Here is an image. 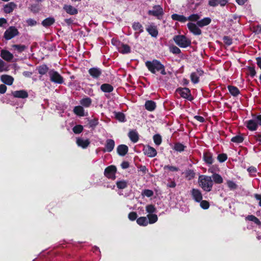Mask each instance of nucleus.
<instances>
[{"mask_svg": "<svg viewBox=\"0 0 261 261\" xmlns=\"http://www.w3.org/2000/svg\"><path fill=\"white\" fill-rule=\"evenodd\" d=\"M92 101V99L90 97H86L81 99L80 103L83 107L89 108L91 105Z\"/></svg>", "mask_w": 261, "mask_h": 261, "instance_id": "obj_31", "label": "nucleus"}, {"mask_svg": "<svg viewBox=\"0 0 261 261\" xmlns=\"http://www.w3.org/2000/svg\"><path fill=\"white\" fill-rule=\"evenodd\" d=\"M144 106L145 109L150 112L154 111L156 107V103L151 100L146 101Z\"/></svg>", "mask_w": 261, "mask_h": 261, "instance_id": "obj_24", "label": "nucleus"}, {"mask_svg": "<svg viewBox=\"0 0 261 261\" xmlns=\"http://www.w3.org/2000/svg\"><path fill=\"white\" fill-rule=\"evenodd\" d=\"M137 214L135 212H130L128 215V218L129 220L133 221L137 219Z\"/></svg>", "mask_w": 261, "mask_h": 261, "instance_id": "obj_60", "label": "nucleus"}, {"mask_svg": "<svg viewBox=\"0 0 261 261\" xmlns=\"http://www.w3.org/2000/svg\"><path fill=\"white\" fill-rule=\"evenodd\" d=\"M73 112L75 114L80 117L85 116L84 109L81 106H75L73 109Z\"/></svg>", "mask_w": 261, "mask_h": 261, "instance_id": "obj_35", "label": "nucleus"}, {"mask_svg": "<svg viewBox=\"0 0 261 261\" xmlns=\"http://www.w3.org/2000/svg\"><path fill=\"white\" fill-rule=\"evenodd\" d=\"M223 41L224 43L228 46L230 45L232 43V39L227 36H225L223 37Z\"/></svg>", "mask_w": 261, "mask_h": 261, "instance_id": "obj_59", "label": "nucleus"}, {"mask_svg": "<svg viewBox=\"0 0 261 261\" xmlns=\"http://www.w3.org/2000/svg\"><path fill=\"white\" fill-rule=\"evenodd\" d=\"M244 141V138L241 135H237L231 139V141L236 143H240Z\"/></svg>", "mask_w": 261, "mask_h": 261, "instance_id": "obj_49", "label": "nucleus"}, {"mask_svg": "<svg viewBox=\"0 0 261 261\" xmlns=\"http://www.w3.org/2000/svg\"><path fill=\"white\" fill-rule=\"evenodd\" d=\"M26 22L29 26H34L37 24L36 21L31 18L27 19Z\"/></svg>", "mask_w": 261, "mask_h": 261, "instance_id": "obj_63", "label": "nucleus"}, {"mask_svg": "<svg viewBox=\"0 0 261 261\" xmlns=\"http://www.w3.org/2000/svg\"><path fill=\"white\" fill-rule=\"evenodd\" d=\"M48 74L51 82L58 84L64 83L63 77L57 71L51 69L48 71Z\"/></svg>", "mask_w": 261, "mask_h": 261, "instance_id": "obj_5", "label": "nucleus"}, {"mask_svg": "<svg viewBox=\"0 0 261 261\" xmlns=\"http://www.w3.org/2000/svg\"><path fill=\"white\" fill-rule=\"evenodd\" d=\"M89 126L90 128L92 129H94L96 126L98 124V119L97 118H94L93 119L89 120Z\"/></svg>", "mask_w": 261, "mask_h": 261, "instance_id": "obj_44", "label": "nucleus"}, {"mask_svg": "<svg viewBox=\"0 0 261 261\" xmlns=\"http://www.w3.org/2000/svg\"><path fill=\"white\" fill-rule=\"evenodd\" d=\"M143 151L144 153L149 158L154 157L157 154V151L156 149L149 145L145 146L143 149Z\"/></svg>", "mask_w": 261, "mask_h": 261, "instance_id": "obj_12", "label": "nucleus"}, {"mask_svg": "<svg viewBox=\"0 0 261 261\" xmlns=\"http://www.w3.org/2000/svg\"><path fill=\"white\" fill-rule=\"evenodd\" d=\"M203 160L208 165H212L214 163L213 154L209 151H205L203 152Z\"/></svg>", "mask_w": 261, "mask_h": 261, "instance_id": "obj_16", "label": "nucleus"}, {"mask_svg": "<svg viewBox=\"0 0 261 261\" xmlns=\"http://www.w3.org/2000/svg\"><path fill=\"white\" fill-rule=\"evenodd\" d=\"M246 219L248 221L253 222L254 223H255L257 225H261L260 221L254 215H248L246 217Z\"/></svg>", "mask_w": 261, "mask_h": 261, "instance_id": "obj_41", "label": "nucleus"}, {"mask_svg": "<svg viewBox=\"0 0 261 261\" xmlns=\"http://www.w3.org/2000/svg\"><path fill=\"white\" fill-rule=\"evenodd\" d=\"M228 3V0H210L208 5L212 7H216L218 5L224 6Z\"/></svg>", "mask_w": 261, "mask_h": 261, "instance_id": "obj_21", "label": "nucleus"}, {"mask_svg": "<svg viewBox=\"0 0 261 261\" xmlns=\"http://www.w3.org/2000/svg\"><path fill=\"white\" fill-rule=\"evenodd\" d=\"M115 118L121 122H124L126 121L125 115L122 112L115 113Z\"/></svg>", "mask_w": 261, "mask_h": 261, "instance_id": "obj_46", "label": "nucleus"}, {"mask_svg": "<svg viewBox=\"0 0 261 261\" xmlns=\"http://www.w3.org/2000/svg\"><path fill=\"white\" fill-rule=\"evenodd\" d=\"M170 51L173 54L178 55L181 53L180 49L175 45H172L170 47Z\"/></svg>", "mask_w": 261, "mask_h": 261, "instance_id": "obj_55", "label": "nucleus"}, {"mask_svg": "<svg viewBox=\"0 0 261 261\" xmlns=\"http://www.w3.org/2000/svg\"><path fill=\"white\" fill-rule=\"evenodd\" d=\"M187 18L190 21L197 22V21H199L200 16L198 14H192Z\"/></svg>", "mask_w": 261, "mask_h": 261, "instance_id": "obj_45", "label": "nucleus"}, {"mask_svg": "<svg viewBox=\"0 0 261 261\" xmlns=\"http://www.w3.org/2000/svg\"><path fill=\"white\" fill-rule=\"evenodd\" d=\"M142 195L144 196L150 197L153 196V192L151 190L145 189L142 191Z\"/></svg>", "mask_w": 261, "mask_h": 261, "instance_id": "obj_57", "label": "nucleus"}, {"mask_svg": "<svg viewBox=\"0 0 261 261\" xmlns=\"http://www.w3.org/2000/svg\"><path fill=\"white\" fill-rule=\"evenodd\" d=\"M227 159V155L226 153H220L218 155L217 160L220 163L224 162Z\"/></svg>", "mask_w": 261, "mask_h": 261, "instance_id": "obj_56", "label": "nucleus"}, {"mask_svg": "<svg viewBox=\"0 0 261 261\" xmlns=\"http://www.w3.org/2000/svg\"><path fill=\"white\" fill-rule=\"evenodd\" d=\"M187 27L191 33L193 34L194 35H200L202 34L201 30L199 28L197 25L193 22H189L187 24Z\"/></svg>", "mask_w": 261, "mask_h": 261, "instance_id": "obj_10", "label": "nucleus"}, {"mask_svg": "<svg viewBox=\"0 0 261 261\" xmlns=\"http://www.w3.org/2000/svg\"><path fill=\"white\" fill-rule=\"evenodd\" d=\"M147 217L148 219V223L149 224H153L158 220V217L156 214H148Z\"/></svg>", "mask_w": 261, "mask_h": 261, "instance_id": "obj_43", "label": "nucleus"}, {"mask_svg": "<svg viewBox=\"0 0 261 261\" xmlns=\"http://www.w3.org/2000/svg\"><path fill=\"white\" fill-rule=\"evenodd\" d=\"M186 146L180 142H176L174 144L173 149L177 152H182L185 150Z\"/></svg>", "mask_w": 261, "mask_h": 261, "instance_id": "obj_37", "label": "nucleus"}, {"mask_svg": "<svg viewBox=\"0 0 261 261\" xmlns=\"http://www.w3.org/2000/svg\"><path fill=\"white\" fill-rule=\"evenodd\" d=\"M173 39L176 44L181 48H186L191 45V40L183 35H175Z\"/></svg>", "mask_w": 261, "mask_h": 261, "instance_id": "obj_3", "label": "nucleus"}, {"mask_svg": "<svg viewBox=\"0 0 261 261\" xmlns=\"http://www.w3.org/2000/svg\"><path fill=\"white\" fill-rule=\"evenodd\" d=\"M16 7V5L13 2H10L4 7V11L5 13H10Z\"/></svg>", "mask_w": 261, "mask_h": 261, "instance_id": "obj_26", "label": "nucleus"}, {"mask_svg": "<svg viewBox=\"0 0 261 261\" xmlns=\"http://www.w3.org/2000/svg\"><path fill=\"white\" fill-rule=\"evenodd\" d=\"M227 88L229 93L233 96H237L240 93L239 89L236 86L229 85Z\"/></svg>", "mask_w": 261, "mask_h": 261, "instance_id": "obj_34", "label": "nucleus"}, {"mask_svg": "<svg viewBox=\"0 0 261 261\" xmlns=\"http://www.w3.org/2000/svg\"><path fill=\"white\" fill-rule=\"evenodd\" d=\"M247 69L248 71V74L251 77H253L255 76L256 72L254 66H247Z\"/></svg>", "mask_w": 261, "mask_h": 261, "instance_id": "obj_53", "label": "nucleus"}, {"mask_svg": "<svg viewBox=\"0 0 261 261\" xmlns=\"http://www.w3.org/2000/svg\"><path fill=\"white\" fill-rule=\"evenodd\" d=\"M254 197L256 200L258 201V205L261 207V194H254Z\"/></svg>", "mask_w": 261, "mask_h": 261, "instance_id": "obj_64", "label": "nucleus"}, {"mask_svg": "<svg viewBox=\"0 0 261 261\" xmlns=\"http://www.w3.org/2000/svg\"><path fill=\"white\" fill-rule=\"evenodd\" d=\"M200 202V205L201 207L204 210H207L210 207V203L209 202L206 200H201Z\"/></svg>", "mask_w": 261, "mask_h": 261, "instance_id": "obj_61", "label": "nucleus"}, {"mask_svg": "<svg viewBox=\"0 0 261 261\" xmlns=\"http://www.w3.org/2000/svg\"><path fill=\"white\" fill-rule=\"evenodd\" d=\"M147 32L152 37L156 38L159 34L157 28L155 25H150L146 28Z\"/></svg>", "mask_w": 261, "mask_h": 261, "instance_id": "obj_22", "label": "nucleus"}, {"mask_svg": "<svg viewBox=\"0 0 261 261\" xmlns=\"http://www.w3.org/2000/svg\"><path fill=\"white\" fill-rule=\"evenodd\" d=\"M190 79L192 82L194 84H197L199 82V77L198 76L197 73L195 72L191 73Z\"/></svg>", "mask_w": 261, "mask_h": 261, "instance_id": "obj_47", "label": "nucleus"}, {"mask_svg": "<svg viewBox=\"0 0 261 261\" xmlns=\"http://www.w3.org/2000/svg\"><path fill=\"white\" fill-rule=\"evenodd\" d=\"M164 169H168L170 171L172 172H177L179 171V168L177 167L173 166H170V165H166L164 167Z\"/></svg>", "mask_w": 261, "mask_h": 261, "instance_id": "obj_58", "label": "nucleus"}, {"mask_svg": "<svg viewBox=\"0 0 261 261\" xmlns=\"http://www.w3.org/2000/svg\"><path fill=\"white\" fill-rule=\"evenodd\" d=\"M186 177L188 178L189 180L195 177V173L193 170L188 169L185 172Z\"/></svg>", "mask_w": 261, "mask_h": 261, "instance_id": "obj_52", "label": "nucleus"}, {"mask_svg": "<svg viewBox=\"0 0 261 261\" xmlns=\"http://www.w3.org/2000/svg\"><path fill=\"white\" fill-rule=\"evenodd\" d=\"M117 168L114 165H111L107 167L104 171V175L106 177L109 179L114 180L116 178V173Z\"/></svg>", "mask_w": 261, "mask_h": 261, "instance_id": "obj_9", "label": "nucleus"}, {"mask_svg": "<svg viewBox=\"0 0 261 261\" xmlns=\"http://www.w3.org/2000/svg\"><path fill=\"white\" fill-rule=\"evenodd\" d=\"M252 119L248 120L245 122L246 127L250 131L256 130L259 125V122L257 120V116L256 114H252Z\"/></svg>", "mask_w": 261, "mask_h": 261, "instance_id": "obj_4", "label": "nucleus"}, {"mask_svg": "<svg viewBox=\"0 0 261 261\" xmlns=\"http://www.w3.org/2000/svg\"><path fill=\"white\" fill-rule=\"evenodd\" d=\"M137 223L140 226H145L148 224V220L145 217H140L137 219Z\"/></svg>", "mask_w": 261, "mask_h": 261, "instance_id": "obj_40", "label": "nucleus"}, {"mask_svg": "<svg viewBox=\"0 0 261 261\" xmlns=\"http://www.w3.org/2000/svg\"><path fill=\"white\" fill-rule=\"evenodd\" d=\"M149 15L156 17L158 19H161L164 15V11L160 5H154L153 10H149L147 12Z\"/></svg>", "mask_w": 261, "mask_h": 261, "instance_id": "obj_7", "label": "nucleus"}, {"mask_svg": "<svg viewBox=\"0 0 261 261\" xmlns=\"http://www.w3.org/2000/svg\"><path fill=\"white\" fill-rule=\"evenodd\" d=\"M154 143L156 145H160L162 141L161 136L160 134H155L153 137Z\"/></svg>", "mask_w": 261, "mask_h": 261, "instance_id": "obj_51", "label": "nucleus"}, {"mask_svg": "<svg viewBox=\"0 0 261 261\" xmlns=\"http://www.w3.org/2000/svg\"><path fill=\"white\" fill-rule=\"evenodd\" d=\"M100 90L105 93H110L114 90V87L109 84H103L100 86Z\"/></svg>", "mask_w": 261, "mask_h": 261, "instance_id": "obj_32", "label": "nucleus"}, {"mask_svg": "<svg viewBox=\"0 0 261 261\" xmlns=\"http://www.w3.org/2000/svg\"><path fill=\"white\" fill-rule=\"evenodd\" d=\"M191 195L193 198V199L197 202H200L202 199V195L201 191L197 189H192L191 191Z\"/></svg>", "mask_w": 261, "mask_h": 261, "instance_id": "obj_14", "label": "nucleus"}, {"mask_svg": "<svg viewBox=\"0 0 261 261\" xmlns=\"http://www.w3.org/2000/svg\"><path fill=\"white\" fill-rule=\"evenodd\" d=\"M227 185L231 190H236L238 188V185L234 181L230 180L227 181Z\"/></svg>", "mask_w": 261, "mask_h": 261, "instance_id": "obj_54", "label": "nucleus"}, {"mask_svg": "<svg viewBox=\"0 0 261 261\" xmlns=\"http://www.w3.org/2000/svg\"><path fill=\"white\" fill-rule=\"evenodd\" d=\"M37 69L39 74L41 75H44L46 74L49 70L48 67L45 64L40 65L38 67Z\"/></svg>", "mask_w": 261, "mask_h": 261, "instance_id": "obj_39", "label": "nucleus"}, {"mask_svg": "<svg viewBox=\"0 0 261 261\" xmlns=\"http://www.w3.org/2000/svg\"><path fill=\"white\" fill-rule=\"evenodd\" d=\"M12 94L14 97L20 98H26L29 96L28 92L24 90L13 91Z\"/></svg>", "mask_w": 261, "mask_h": 261, "instance_id": "obj_17", "label": "nucleus"}, {"mask_svg": "<svg viewBox=\"0 0 261 261\" xmlns=\"http://www.w3.org/2000/svg\"><path fill=\"white\" fill-rule=\"evenodd\" d=\"M145 65L151 73L155 74L157 72H159L162 75H165L167 74L165 66L158 60L147 61L145 62Z\"/></svg>", "mask_w": 261, "mask_h": 261, "instance_id": "obj_1", "label": "nucleus"}, {"mask_svg": "<svg viewBox=\"0 0 261 261\" xmlns=\"http://www.w3.org/2000/svg\"><path fill=\"white\" fill-rule=\"evenodd\" d=\"M76 143L79 147L83 149L87 148L90 144V141L88 139H84L82 138H76Z\"/></svg>", "mask_w": 261, "mask_h": 261, "instance_id": "obj_13", "label": "nucleus"}, {"mask_svg": "<svg viewBox=\"0 0 261 261\" xmlns=\"http://www.w3.org/2000/svg\"><path fill=\"white\" fill-rule=\"evenodd\" d=\"M128 151V147L124 144H121L117 146V152L120 156L125 155Z\"/></svg>", "mask_w": 261, "mask_h": 261, "instance_id": "obj_19", "label": "nucleus"}, {"mask_svg": "<svg viewBox=\"0 0 261 261\" xmlns=\"http://www.w3.org/2000/svg\"><path fill=\"white\" fill-rule=\"evenodd\" d=\"M115 147V141L114 140L111 139H108L106 140L105 148L103 149V151L105 152H111Z\"/></svg>", "mask_w": 261, "mask_h": 261, "instance_id": "obj_15", "label": "nucleus"}, {"mask_svg": "<svg viewBox=\"0 0 261 261\" xmlns=\"http://www.w3.org/2000/svg\"><path fill=\"white\" fill-rule=\"evenodd\" d=\"M213 179L215 183L220 184L223 182V178L222 176L217 173H214L212 175Z\"/></svg>", "mask_w": 261, "mask_h": 261, "instance_id": "obj_42", "label": "nucleus"}, {"mask_svg": "<svg viewBox=\"0 0 261 261\" xmlns=\"http://www.w3.org/2000/svg\"><path fill=\"white\" fill-rule=\"evenodd\" d=\"M176 92L178 93L181 97L189 101H192L194 99L191 95V91L188 88L179 87L176 89Z\"/></svg>", "mask_w": 261, "mask_h": 261, "instance_id": "obj_6", "label": "nucleus"}, {"mask_svg": "<svg viewBox=\"0 0 261 261\" xmlns=\"http://www.w3.org/2000/svg\"><path fill=\"white\" fill-rule=\"evenodd\" d=\"M132 28L135 31H138V33H143L144 31L142 25L139 22H135L133 23Z\"/></svg>", "mask_w": 261, "mask_h": 261, "instance_id": "obj_38", "label": "nucleus"}, {"mask_svg": "<svg viewBox=\"0 0 261 261\" xmlns=\"http://www.w3.org/2000/svg\"><path fill=\"white\" fill-rule=\"evenodd\" d=\"M146 211L149 214H153V213L156 212V209L154 205L148 204L146 206Z\"/></svg>", "mask_w": 261, "mask_h": 261, "instance_id": "obj_50", "label": "nucleus"}, {"mask_svg": "<svg viewBox=\"0 0 261 261\" xmlns=\"http://www.w3.org/2000/svg\"><path fill=\"white\" fill-rule=\"evenodd\" d=\"M1 81L9 86H11L13 84L14 82V78L9 75L4 74L1 75Z\"/></svg>", "mask_w": 261, "mask_h": 261, "instance_id": "obj_18", "label": "nucleus"}, {"mask_svg": "<svg viewBox=\"0 0 261 261\" xmlns=\"http://www.w3.org/2000/svg\"><path fill=\"white\" fill-rule=\"evenodd\" d=\"M90 75L94 79H98L102 74V70L98 67H92L88 70Z\"/></svg>", "mask_w": 261, "mask_h": 261, "instance_id": "obj_11", "label": "nucleus"}, {"mask_svg": "<svg viewBox=\"0 0 261 261\" xmlns=\"http://www.w3.org/2000/svg\"><path fill=\"white\" fill-rule=\"evenodd\" d=\"M1 57L6 61H10L13 58V55L9 51L3 49L1 53Z\"/></svg>", "mask_w": 261, "mask_h": 261, "instance_id": "obj_20", "label": "nucleus"}, {"mask_svg": "<svg viewBox=\"0 0 261 261\" xmlns=\"http://www.w3.org/2000/svg\"><path fill=\"white\" fill-rule=\"evenodd\" d=\"M13 49L18 53H21L28 49V46L24 44H13Z\"/></svg>", "mask_w": 261, "mask_h": 261, "instance_id": "obj_29", "label": "nucleus"}, {"mask_svg": "<svg viewBox=\"0 0 261 261\" xmlns=\"http://www.w3.org/2000/svg\"><path fill=\"white\" fill-rule=\"evenodd\" d=\"M198 182L199 186L204 191L210 192L212 190L213 181L211 176L201 175L199 176Z\"/></svg>", "mask_w": 261, "mask_h": 261, "instance_id": "obj_2", "label": "nucleus"}, {"mask_svg": "<svg viewBox=\"0 0 261 261\" xmlns=\"http://www.w3.org/2000/svg\"><path fill=\"white\" fill-rule=\"evenodd\" d=\"M19 34V32L18 30L13 26L10 27L8 29L6 30L4 34V38L7 40H9L15 36H17Z\"/></svg>", "mask_w": 261, "mask_h": 261, "instance_id": "obj_8", "label": "nucleus"}, {"mask_svg": "<svg viewBox=\"0 0 261 261\" xmlns=\"http://www.w3.org/2000/svg\"><path fill=\"white\" fill-rule=\"evenodd\" d=\"M138 168L139 171L142 172L144 174H145L146 172L148 171V170L145 166L140 165L138 167Z\"/></svg>", "mask_w": 261, "mask_h": 261, "instance_id": "obj_62", "label": "nucleus"}, {"mask_svg": "<svg viewBox=\"0 0 261 261\" xmlns=\"http://www.w3.org/2000/svg\"><path fill=\"white\" fill-rule=\"evenodd\" d=\"M116 186L118 189L123 190L128 186V181L125 180H118L116 182Z\"/></svg>", "mask_w": 261, "mask_h": 261, "instance_id": "obj_36", "label": "nucleus"}, {"mask_svg": "<svg viewBox=\"0 0 261 261\" xmlns=\"http://www.w3.org/2000/svg\"><path fill=\"white\" fill-rule=\"evenodd\" d=\"M55 22V18L54 17H49L44 19L42 21L41 24L43 27L47 28L53 24Z\"/></svg>", "mask_w": 261, "mask_h": 261, "instance_id": "obj_33", "label": "nucleus"}, {"mask_svg": "<svg viewBox=\"0 0 261 261\" xmlns=\"http://www.w3.org/2000/svg\"><path fill=\"white\" fill-rule=\"evenodd\" d=\"M118 51L122 54H126L130 53L131 49L128 44L121 43L120 46L118 47Z\"/></svg>", "mask_w": 261, "mask_h": 261, "instance_id": "obj_23", "label": "nucleus"}, {"mask_svg": "<svg viewBox=\"0 0 261 261\" xmlns=\"http://www.w3.org/2000/svg\"><path fill=\"white\" fill-rule=\"evenodd\" d=\"M171 18L173 20H176L182 23H184L188 20L187 18L185 16L179 15L176 13H174L171 15Z\"/></svg>", "mask_w": 261, "mask_h": 261, "instance_id": "obj_30", "label": "nucleus"}, {"mask_svg": "<svg viewBox=\"0 0 261 261\" xmlns=\"http://www.w3.org/2000/svg\"><path fill=\"white\" fill-rule=\"evenodd\" d=\"M63 8L70 15H75L78 13L77 9L71 5H65Z\"/></svg>", "mask_w": 261, "mask_h": 261, "instance_id": "obj_28", "label": "nucleus"}, {"mask_svg": "<svg viewBox=\"0 0 261 261\" xmlns=\"http://www.w3.org/2000/svg\"><path fill=\"white\" fill-rule=\"evenodd\" d=\"M128 137L133 143H136L139 140V135L136 130L129 131L128 134Z\"/></svg>", "mask_w": 261, "mask_h": 261, "instance_id": "obj_27", "label": "nucleus"}, {"mask_svg": "<svg viewBox=\"0 0 261 261\" xmlns=\"http://www.w3.org/2000/svg\"><path fill=\"white\" fill-rule=\"evenodd\" d=\"M212 19L210 17H204L201 20L197 21V25L200 28H203L205 26L208 25L211 23Z\"/></svg>", "mask_w": 261, "mask_h": 261, "instance_id": "obj_25", "label": "nucleus"}, {"mask_svg": "<svg viewBox=\"0 0 261 261\" xmlns=\"http://www.w3.org/2000/svg\"><path fill=\"white\" fill-rule=\"evenodd\" d=\"M84 127L83 125L81 124L76 125L72 128V131L75 134H79L81 133Z\"/></svg>", "mask_w": 261, "mask_h": 261, "instance_id": "obj_48", "label": "nucleus"}]
</instances>
